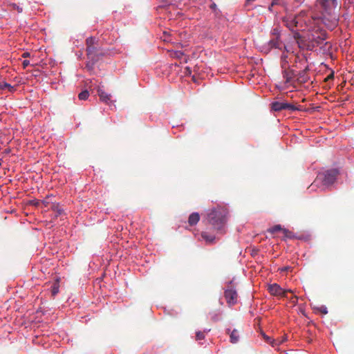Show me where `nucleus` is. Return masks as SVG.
I'll list each match as a JSON object with an SVG mask.
<instances>
[{
	"mask_svg": "<svg viewBox=\"0 0 354 354\" xmlns=\"http://www.w3.org/2000/svg\"><path fill=\"white\" fill-rule=\"evenodd\" d=\"M282 232H283L285 238L291 239L295 237L293 233L286 228H284Z\"/></svg>",
	"mask_w": 354,
	"mask_h": 354,
	"instance_id": "23",
	"label": "nucleus"
},
{
	"mask_svg": "<svg viewBox=\"0 0 354 354\" xmlns=\"http://www.w3.org/2000/svg\"><path fill=\"white\" fill-rule=\"evenodd\" d=\"M319 310L324 315H326L328 313V310L326 306H322L319 308Z\"/></svg>",
	"mask_w": 354,
	"mask_h": 354,
	"instance_id": "27",
	"label": "nucleus"
},
{
	"mask_svg": "<svg viewBox=\"0 0 354 354\" xmlns=\"http://www.w3.org/2000/svg\"><path fill=\"white\" fill-rule=\"evenodd\" d=\"M18 10H19V12H22V10H20V8H18Z\"/></svg>",
	"mask_w": 354,
	"mask_h": 354,
	"instance_id": "36",
	"label": "nucleus"
},
{
	"mask_svg": "<svg viewBox=\"0 0 354 354\" xmlns=\"http://www.w3.org/2000/svg\"><path fill=\"white\" fill-rule=\"evenodd\" d=\"M29 56H30V53H28V52H25V53H23V55H22V57H29Z\"/></svg>",
	"mask_w": 354,
	"mask_h": 354,
	"instance_id": "32",
	"label": "nucleus"
},
{
	"mask_svg": "<svg viewBox=\"0 0 354 354\" xmlns=\"http://www.w3.org/2000/svg\"><path fill=\"white\" fill-rule=\"evenodd\" d=\"M1 163H2V160L0 159V166L1 165Z\"/></svg>",
	"mask_w": 354,
	"mask_h": 354,
	"instance_id": "35",
	"label": "nucleus"
},
{
	"mask_svg": "<svg viewBox=\"0 0 354 354\" xmlns=\"http://www.w3.org/2000/svg\"><path fill=\"white\" fill-rule=\"evenodd\" d=\"M86 53L88 59H99L103 55L101 52H99L95 45L91 47H86Z\"/></svg>",
	"mask_w": 354,
	"mask_h": 354,
	"instance_id": "7",
	"label": "nucleus"
},
{
	"mask_svg": "<svg viewBox=\"0 0 354 354\" xmlns=\"http://www.w3.org/2000/svg\"><path fill=\"white\" fill-rule=\"evenodd\" d=\"M59 283L58 282L55 283L51 287V295L55 297L59 292Z\"/></svg>",
	"mask_w": 354,
	"mask_h": 354,
	"instance_id": "21",
	"label": "nucleus"
},
{
	"mask_svg": "<svg viewBox=\"0 0 354 354\" xmlns=\"http://www.w3.org/2000/svg\"><path fill=\"white\" fill-rule=\"evenodd\" d=\"M326 37H325V35L324 34H322V36H319L317 37V38H315L314 39V42L317 44V45H319L321 44L322 41H323L324 40H325Z\"/></svg>",
	"mask_w": 354,
	"mask_h": 354,
	"instance_id": "24",
	"label": "nucleus"
},
{
	"mask_svg": "<svg viewBox=\"0 0 354 354\" xmlns=\"http://www.w3.org/2000/svg\"><path fill=\"white\" fill-rule=\"evenodd\" d=\"M97 94L102 102L108 103L110 101L111 95L99 88L97 90Z\"/></svg>",
	"mask_w": 354,
	"mask_h": 354,
	"instance_id": "12",
	"label": "nucleus"
},
{
	"mask_svg": "<svg viewBox=\"0 0 354 354\" xmlns=\"http://www.w3.org/2000/svg\"><path fill=\"white\" fill-rule=\"evenodd\" d=\"M5 88H8L10 91H13L15 90L14 87L10 84L6 82H0V90H3Z\"/></svg>",
	"mask_w": 354,
	"mask_h": 354,
	"instance_id": "20",
	"label": "nucleus"
},
{
	"mask_svg": "<svg viewBox=\"0 0 354 354\" xmlns=\"http://www.w3.org/2000/svg\"><path fill=\"white\" fill-rule=\"evenodd\" d=\"M288 270V268H287V267H286V268H283V269H282V270Z\"/></svg>",
	"mask_w": 354,
	"mask_h": 354,
	"instance_id": "34",
	"label": "nucleus"
},
{
	"mask_svg": "<svg viewBox=\"0 0 354 354\" xmlns=\"http://www.w3.org/2000/svg\"><path fill=\"white\" fill-rule=\"evenodd\" d=\"M228 212L226 208L217 207L209 211L207 214V220L213 228L220 231L227 222Z\"/></svg>",
	"mask_w": 354,
	"mask_h": 354,
	"instance_id": "1",
	"label": "nucleus"
},
{
	"mask_svg": "<svg viewBox=\"0 0 354 354\" xmlns=\"http://www.w3.org/2000/svg\"><path fill=\"white\" fill-rule=\"evenodd\" d=\"M333 78H334V73H332L325 79V80L328 81L329 80H333Z\"/></svg>",
	"mask_w": 354,
	"mask_h": 354,
	"instance_id": "30",
	"label": "nucleus"
},
{
	"mask_svg": "<svg viewBox=\"0 0 354 354\" xmlns=\"http://www.w3.org/2000/svg\"><path fill=\"white\" fill-rule=\"evenodd\" d=\"M227 333L230 335V342L236 344L239 340V332L236 329H234L232 331L228 328L227 329Z\"/></svg>",
	"mask_w": 354,
	"mask_h": 354,
	"instance_id": "10",
	"label": "nucleus"
},
{
	"mask_svg": "<svg viewBox=\"0 0 354 354\" xmlns=\"http://www.w3.org/2000/svg\"><path fill=\"white\" fill-rule=\"evenodd\" d=\"M18 10H19V12H22V10H20V8H18Z\"/></svg>",
	"mask_w": 354,
	"mask_h": 354,
	"instance_id": "37",
	"label": "nucleus"
},
{
	"mask_svg": "<svg viewBox=\"0 0 354 354\" xmlns=\"http://www.w3.org/2000/svg\"><path fill=\"white\" fill-rule=\"evenodd\" d=\"M210 8L214 11V12H216L217 11V6L215 3H213L211 4L210 6Z\"/></svg>",
	"mask_w": 354,
	"mask_h": 354,
	"instance_id": "28",
	"label": "nucleus"
},
{
	"mask_svg": "<svg viewBox=\"0 0 354 354\" xmlns=\"http://www.w3.org/2000/svg\"><path fill=\"white\" fill-rule=\"evenodd\" d=\"M262 335L265 341L267 343L271 344L272 346H274L275 345L278 344L276 340L272 339L270 337L266 335L265 333H263Z\"/></svg>",
	"mask_w": 354,
	"mask_h": 354,
	"instance_id": "17",
	"label": "nucleus"
},
{
	"mask_svg": "<svg viewBox=\"0 0 354 354\" xmlns=\"http://www.w3.org/2000/svg\"><path fill=\"white\" fill-rule=\"evenodd\" d=\"M271 109L274 111H281L282 110H289L290 111H295L300 110L299 107L295 106L293 104L281 102H273L270 104Z\"/></svg>",
	"mask_w": 354,
	"mask_h": 354,
	"instance_id": "4",
	"label": "nucleus"
},
{
	"mask_svg": "<svg viewBox=\"0 0 354 354\" xmlns=\"http://www.w3.org/2000/svg\"><path fill=\"white\" fill-rule=\"evenodd\" d=\"M282 57H284V58L286 57V56L284 55H282Z\"/></svg>",
	"mask_w": 354,
	"mask_h": 354,
	"instance_id": "38",
	"label": "nucleus"
},
{
	"mask_svg": "<svg viewBox=\"0 0 354 354\" xmlns=\"http://www.w3.org/2000/svg\"><path fill=\"white\" fill-rule=\"evenodd\" d=\"M99 59H89V61L87 62L86 64V68L88 71H93L94 68L95 64L98 61Z\"/></svg>",
	"mask_w": 354,
	"mask_h": 354,
	"instance_id": "18",
	"label": "nucleus"
},
{
	"mask_svg": "<svg viewBox=\"0 0 354 354\" xmlns=\"http://www.w3.org/2000/svg\"><path fill=\"white\" fill-rule=\"evenodd\" d=\"M205 338V331H198L196 333V340H202Z\"/></svg>",
	"mask_w": 354,
	"mask_h": 354,
	"instance_id": "25",
	"label": "nucleus"
},
{
	"mask_svg": "<svg viewBox=\"0 0 354 354\" xmlns=\"http://www.w3.org/2000/svg\"><path fill=\"white\" fill-rule=\"evenodd\" d=\"M89 96V93L87 90L82 91L79 95L78 97L81 100H86Z\"/></svg>",
	"mask_w": 354,
	"mask_h": 354,
	"instance_id": "22",
	"label": "nucleus"
},
{
	"mask_svg": "<svg viewBox=\"0 0 354 354\" xmlns=\"http://www.w3.org/2000/svg\"><path fill=\"white\" fill-rule=\"evenodd\" d=\"M52 210L55 213V216L62 215L64 213V209L59 204H53L51 207Z\"/></svg>",
	"mask_w": 354,
	"mask_h": 354,
	"instance_id": "14",
	"label": "nucleus"
},
{
	"mask_svg": "<svg viewBox=\"0 0 354 354\" xmlns=\"http://www.w3.org/2000/svg\"><path fill=\"white\" fill-rule=\"evenodd\" d=\"M224 297L229 306H232L237 303L238 294L236 286L232 281H230L224 291Z\"/></svg>",
	"mask_w": 354,
	"mask_h": 354,
	"instance_id": "3",
	"label": "nucleus"
},
{
	"mask_svg": "<svg viewBox=\"0 0 354 354\" xmlns=\"http://www.w3.org/2000/svg\"><path fill=\"white\" fill-rule=\"evenodd\" d=\"M176 56L178 58L181 57V56L183 55V53L181 51H177L175 53Z\"/></svg>",
	"mask_w": 354,
	"mask_h": 354,
	"instance_id": "31",
	"label": "nucleus"
},
{
	"mask_svg": "<svg viewBox=\"0 0 354 354\" xmlns=\"http://www.w3.org/2000/svg\"><path fill=\"white\" fill-rule=\"evenodd\" d=\"M283 21L286 22V26L291 30L297 26V22L295 21V18H292L290 20L288 19H284Z\"/></svg>",
	"mask_w": 354,
	"mask_h": 354,
	"instance_id": "13",
	"label": "nucleus"
},
{
	"mask_svg": "<svg viewBox=\"0 0 354 354\" xmlns=\"http://www.w3.org/2000/svg\"><path fill=\"white\" fill-rule=\"evenodd\" d=\"M268 290L271 295L282 297H287V293L290 292V290H283L277 283L270 285Z\"/></svg>",
	"mask_w": 354,
	"mask_h": 354,
	"instance_id": "6",
	"label": "nucleus"
},
{
	"mask_svg": "<svg viewBox=\"0 0 354 354\" xmlns=\"http://www.w3.org/2000/svg\"><path fill=\"white\" fill-rule=\"evenodd\" d=\"M283 77L286 80V84H293V81L297 77V74L294 70L287 68L283 71Z\"/></svg>",
	"mask_w": 354,
	"mask_h": 354,
	"instance_id": "8",
	"label": "nucleus"
},
{
	"mask_svg": "<svg viewBox=\"0 0 354 354\" xmlns=\"http://www.w3.org/2000/svg\"><path fill=\"white\" fill-rule=\"evenodd\" d=\"M308 68H305L304 71H300L298 74H297L296 81L299 84H304L307 82L309 80V77L307 74Z\"/></svg>",
	"mask_w": 354,
	"mask_h": 354,
	"instance_id": "9",
	"label": "nucleus"
},
{
	"mask_svg": "<svg viewBox=\"0 0 354 354\" xmlns=\"http://www.w3.org/2000/svg\"><path fill=\"white\" fill-rule=\"evenodd\" d=\"M274 37L270 40L268 45L271 48H277L279 50L284 49L288 51L286 46L283 45L280 40L279 34L277 32L276 29L273 32Z\"/></svg>",
	"mask_w": 354,
	"mask_h": 354,
	"instance_id": "5",
	"label": "nucleus"
},
{
	"mask_svg": "<svg viewBox=\"0 0 354 354\" xmlns=\"http://www.w3.org/2000/svg\"><path fill=\"white\" fill-rule=\"evenodd\" d=\"M286 340V338H283L280 342H277L279 344H281L282 342H283L284 341Z\"/></svg>",
	"mask_w": 354,
	"mask_h": 354,
	"instance_id": "33",
	"label": "nucleus"
},
{
	"mask_svg": "<svg viewBox=\"0 0 354 354\" xmlns=\"http://www.w3.org/2000/svg\"><path fill=\"white\" fill-rule=\"evenodd\" d=\"M274 6H286V3L283 0H272L270 6L268 7V10L270 12L273 11V7Z\"/></svg>",
	"mask_w": 354,
	"mask_h": 354,
	"instance_id": "16",
	"label": "nucleus"
},
{
	"mask_svg": "<svg viewBox=\"0 0 354 354\" xmlns=\"http://www.w3.org/2000/svg\"><path fill=\"white\" fill-rule=\"evenodd\" d=\"M30 64V62L28 60H24L22 65L24 68H26Z\"/></svg>",
	"mask_w": 354,
	"mask_h": 354,
	"instance_id": "29",
	"label": "nucleus"
},
{
	"mask_svg": "<svg viewBox=\"0 0 354 354\" xmlns=\"http://www.w3.org/2000/svg\"><path fill=\"white\" fill-rule=\"evenodd\" d=\"M200 220V215L197 212L192 213L188 218V223L191 226L196 225Z\"/></svg>",
	"mask_w": 354,
	"mask_h": 354,
	"instance_id": "11",
	"label": "nucleus"
},
{
	"mask_svg": "<svg viewBox=\"0 0 354 354\" xmlns=\"http://www.w3.org/2000/svg\"><path fill=\"white\" fill-rule=\"evenodd\" d=\"M339 174V171L337 169H332L321 173L318 175L315 183L321 181L324 185H330L333 184Z\"/></svg>",
	"mask_w": 354,
	"mask_h": 354,
	"instance_id": "2",
	"label": "nucleus"
},
{
	"mask_svg": "<svg viewBox=\"0 0 354 354\" xmlns=\"http://www.w3.org/2000/svg\"><path fill=\"white\" fill-rule=\"evenodd\" d=\"M86 47H91V46H94L95 39L93 37H88L86 40Z\"/></svg>",
	"mask_w": 354,
	"mask_h": 354,
	"instance_id": "26",
	"label": "nucleus"
},
{
	"mask_svg": "<svg viewBox=\"0 0 354 354\" xmlns=\"http://www.w3.org/2000/svg\"><path fill=\"white\" fill-rule=\"evenodd\" d=\"M201 237L206 241L207 243H212L215 239V236L208 234L205 232L201 233Z\"/></svg>",
	"mask_w": 354,
	"mask_h": 354,
	"instance_id": "15",
	"label": "nucleus"
},
{
	"mask_svg": "<svg viewBox=\"0 0 354 354\" xmlns=\"http://www.w3.org/2000/svg\"><path fill=\"white\" fill-rule=\"evenodd\" d=\"M284 228H282V227L280 225H276L273 226L272 227L268 230V232L272 234L276 233L277 232H283V230Z\"/></svg>",
	"mask_w": 354,
	"mask_h": 354,
	"instance_id": "19",
	"label": "nucleus"
}]
</instances>
